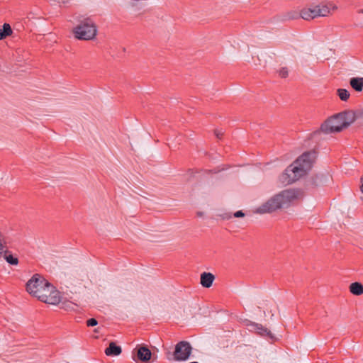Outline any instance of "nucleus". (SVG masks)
<instances>
[{
    "mask_svg": "<svg viewBox=\"0 0 363 363\" xmlns=\"http://www.w3.org/2000/svg\"><path fill=\"white\" fill-rule=\"evenodd\" d=\"M315 157L314 152H308L301 155L280 176L281 182L284 184H289L306 175L311 169Z\"/></svg>",
    "mask_w": 363,
    "mask_h": 363,
    "instance_id": "f257e3e1",
    "label": "nucleus"
},
{
    "mask_svg": "<svg viewBox=\"0 0 363 363\" xmlns=\"http://www.w3.org/2000/svg\"><path fill=\"white\" fill-rule=\"evenodd\" d=\"M298 197L297 192L294 189H286L275 194L265 203L259 206L256 212L269 213L279 208L289 207Z\"/></svg>",
    "mask_w": 363,
    "mask_h": 363,
    "instance_id": "f03ea898",
    "label": "nucleus"
},
{
    "mask_svg": "<svg viewBox=\"0 0 363 363\" xmlns=\"http://www.w3.org/2000/svg\"><path fill=\"white\" fill-rule=\"evenodd\" d=\"M336 9L337 6L333 3L322 1L303 8L299 14L303 20L311 21L315 18L328 16Z\"/></svg>",
    "mask_w": 363,
    "mask_h": 363,
    "instance_id": "7ed1b4c3",
    "label": "nucleus"
},
{
    "mask_svg": "<svg viewBox=\"0 0 363 363\" xmlns=\"http://www.w3.org/2000/svg\"><path fill=\"white\" fill-rule=\"evenodd\" d=\"M74 37L79 40H89L94 39L97 33L95 23L89 18H84L73 28Z\"/></svg>",
    "mask_w": 363,
    "mask_h": 363,
    "instance_id": "20e7f679",
    "label": "nucleus"
},
{
    "mask_svg": "<svg viewBox=\"0 0 363 363\" xmlns=\"http://www.w3.org/2000/svg\"><path fill=\"white\" fill-rule=\"evenodd\" d=\"M352 122V120L347 121V114L340 113L325 121L320 126V131L325 134L338 133L347 127Z\"/></svg>",
    "mask_w": 363,
    "mask_h": 363,
    "instance_id": "39448f33",
    "label": "nucleus"
},
{
    "mask_svg": "<svg viewBox=\"0 0 363 363\" xmlns=\"http://www.w3.org/2000/svg\"><path fill=\"white\" fill-rule=\"evenodd\" d=\"M39 300L49 304L55 305L60 301V296L58 291L48 282V286H45L36 296Z\"/></svg>",
    "mask_w": 363,
    "mask_h": 363,
    "instance_id": "423d86ee",
    "label": "nucleus"
},
{
    "mask_svg": "<svg viewBox=\"0 0 363 363\" xmlns=\"http://www.w3.org/2000/svg\"><path fill=\"white\" fill-rule=\"evenodd\" d=\"M48 286V281L38 274H35L27 283V291L37 296L38 291H40L45 286Z\"/></svg>",
    "mask_w": 363,
    "mask_h": 363,
    "instance_id": "0eeeda50",
    "label": "nucleus"
},
{
    "mask_svg": "<svg viewBox=\"0 0 363 363\" xmlns=\"http://www.w3.org/2000/svg\"><path fill=\"white\" fill-rule=\"evenodd\" d=\"M191 350L192 347L189 342H179L175 346V350L173 354L174 359L177 361L186 360L189 357Z\"/></svg>",
    "mask_w": 363,
    "mask_h": 363,
    "instance_id": "6e6552de",
    "label": "nucleus"
},
{
    "mask_svg": "<svg viewBox=\"0 0 363 363\" xmlns=\"http://www.w3.org/2000/svg\"><path fill=\"white\" fill-rule=\"evenodd\" d=\"M152 353L150 350L145 346H142L137 350V357L143 362L148 361L151 357Z\"/></svg>",
    "mask_w": 363,
    "mask_h": 363,
    "instance_id": "1a4fd4ad",
    "label": "nucleus"
},
{
    "mask_svg": "<svg viewBox=\"0 0 363 363\" xmlns=\"http://www.w3.org/2000/svg\"><path fill=\"white\" fill-rule=\"evenodd\" d=\"M215 277L211 273L203 272L201 275V284L206 288L211 286Z\"/></svg>",
    "mask_w": 363,
    "mask_h": 363,
    "instance_id": "9d476101",
    "label": "nucleus"
},
{
    "mask_svg": "<svg viewBox=\"0 0 363 363\" xmlns=\"http://www.w3.org/2000/svg\"><path fill=\"white\" fill-rule=\"evenodd\" d=\"M121 347L120 346H117L113 342H110L108 347L105 350V353L107 356H118L121 353Z\"/></svg>",
    "mask_w": 363,
    "mask_h": 363,
    "instance_id": "9b49d317",
    "label": "nucleus"
},
{
    "mask_svg": "<svg viewBox=\"0 0 363 363\" xmlns=\"http://www.w3.org/2000/svg\"><path fill=\"white\" fill-rule=\"evenodd\" d=\"M350 84L356 91H362L363 89V77L351 78Z\"/></svg>",
    "mask_w": 363,
    "mask_h": 363,
    "instance_id": "f8f14e48",
    "label": "nucleus"
},
{
    "mask_svg": "<svg viewBox=\"0 0 363 363\" xmlns=\"http://www.w3.org/2000/svg\"><path fill=\"white\" fill-rule=\"evenodd\" d=\"M330 180V175L328 173H321L318 174L315 178L316 185H323L327 184Z\"/></svg>",
    "mask_w": 363,
    "mask_h": 363,
    "instance_id": "ddd939ff",
    "label": "nucleus"
},
{
    "mask_svg": "<svg viewBox=\"0 0 363 363\" xmlns=\"http://www.w3.org/2000/svg\"><path fill=\"white\" fill-rule=\"evenodd\" d=\"M350 291L354 295H362L363 294V285L359 282H354L350 284Z\"/></svg>",
    "mask_w": 363,
    "mask_h": 363,
    "instance_id": "4468645a",
    "label": "nucleus"
},
{
    "mask_svg": "<svg viewBox=\"0 0 363 363\" xmlns=\"http://www.w3.org/2000/svg\"><path fill=\"white\" fill-rule=\"evenodd\" d=\"M250 326L252 328V330H255L261 335L271 336V332L268 330V329L263 328L261 325L257 323H251Z\"/></svg>",
    "mask_w": 363,
    "mask_h": 363,
    "instance_id": "2eb2a0df",
    "label": "nucleus"
},
{
    "mask_svg": "<svg viewBox=\"0 0 363 363\" xmlns=\"http://www.w3.org/2000/svg\"><path fill=\"white\" fill-rule=\"evenodd\" d=\"M12 34V29L9 23H4L0 29V40H3Z\"/></svg>",
    "mask_w": 363,
    "mask_h": 363,
    "instance_id": "dca6fc26",
    "label": "nucleus"
},
{
    "mask_svg": "<svg viewBox=\"0 0 363 363\" xmlns=\"http://www.w3.org/2000/svg\"><path fill=\"white\" fill-rule=\"evenodd\" d=\"M337 94L342 101H347L350 97V93L347 89H337Z\"/></svg>",
    "mask_w": 363,
    "mask_h": 363,
    "instance_id": "f3484780",
    "label": "nucleus"
},
{
    "mask_svg": "<svg viewBox=\"0 0 363 363\" xmlns=\"http://www.w3.org/2000/svg\"><path fill=\"white\" fill-rule=\"evenodd\" d=\"M140 0H126L125 1V6L127 8L137 7L140 5Z\"/></svg>",
    "mask_w": 363,
    "mask_h": 363,
    "instance_id": "a211bd4d",
    "label": "nucleus"
},
{
    "mask_svg": "<svg viewBox=\"0 0 363 363\" xmlns=\"http://www.w3.org/2000/svg\"><path fill=\"white\" fill-rule=\"evenodd\" d=\"M4 259L11 264L16 265L18 264V259L16 257H13L11 255H6L5 254L4 255Z\"/></svg>",
    "mask_w": 363,
    "mask_h": 363,
    "instance_id": "6ab92c4d",
    "label": "nucleus"
},
{
    "mask_svg": "<svg viewBox=\"0 0 363 363\" xmlns=\"http://www.w3.org/2000/svg\"><path fill=\"white\" fill-rule=\"evenodd\" d=\"M288 69L286 67H282L279 70V74L281 77H286L288 76Z\"/></svg>",
    "mask_w": 363,
    "mask_h": 363,
    "instance_id": "aec40b11",
    "label": "nucleus"
},
{
    "mask_svg": "<svg viewBox=\"0 0 363 363\" xmlns=\"http://www.w3.org/2000/svg\"><path fill=\"white\" fill-rule=\"evenodd\" d=\"M98 324L97 320L95 318H90L86 321V325L89 327L95 326Z\"/></svg>",
    "mask_w": 363,
    "mask_h": 363,
    "instance_id": "412c9836",
    "label": "nucleus"
},
{
    "mask_svg": "<svg viewBox=\"0 0 363 363\" xmlns=\"http://www.w3.org/2000/svg\"><path fill=\"white\" fill-rule=\"evenodd\" d=\"M244 216L245 214L242 211H238L234 213V216L236 218L243 217Z\"/></svg>",
    "mask_w": 363,
    "mask_h": 363,
    "instance_id": "4be33fe9",
    "label": "nucleus"
},
{
    "mask_svg": "<svg viewBox=\"0 0 363 363\" xmlns=\"http://www.w3.org/2000/svg\"><path fill=\"white\" fill-rule=\"evenodd\" d=\"M215 134L216 135V136H217L218 138H219L220 135H223V133H222L221 132L218 131V130H216V131H215Z\"/></svg>",
    "mask_w": 363,
    "mask_h": 363,
    "instance_id": "5701e85b",
    "label": "nucleus"
},
{
    "mask_svg": "<svg viewBox=\"0 0 363 363\" xmlns=\"http://www.w3.org/2000/svg\"><path fill=\"white\" fill-rule=\"evenodd\" d=\"M361 186H360V189H361V191L363 193V176L361 177Z\"/></svg>",
    "mask_w": 363,
    "mask_h": 363,
    "instance_id": "b1692460",
    "label": "nucleus"
},
{
    "mask_svg": "<svg viewBox=\"0 0 363 363\" xmlns=\"http://www.w3.org/2000/svg\"><path fill=\"white\" fill-rule=\"evenodd\" d=\"M196 214L199 217H203L204 213L203 212L199 211L196 213Z\"/></svg>",
    "mask_w": 363,
    "mask_h": 363,
    "instance_id": "393cba45",
    "label": "nucleus"
},
{
    "mask_svg": "<svg viewBox=\"0 0 363 363\" xmlns=\"http://www.w3.org/2000/svg\"><path fill=\"white\" fill-rule=\"evenodd\" d=\"M359 12L363 13V10H361Z\"/></svg>",
    "mask_w": 363,
    "mask_h": 363,
    "instance_id": "a878e982",
    "label": "nucleus"
},
{
    "mask_svg": "<svg viewBox=\"0 0 363 363\" xmlns=\"http://www.w3.org/2000/svg\"><path fill=\"white\" fill-rule=\"evenodd\" d=\"M190 363H198V362H190Z\"/></svg>",
    "mask_w": 363,
    "mask_h": 363,
    "instance_id": "bb28decb",
    "label": "nucleus"
}]
</instances>
